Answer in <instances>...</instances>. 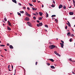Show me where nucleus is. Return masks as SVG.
Instances as JSON below:
<instances>
[{
  "label": "nucleus",
  "mask_w": 75,
  "mask_h": 75,
  "mask_svg": "<svg viewBox=\"0 0 75 75\" xmlns=\"http://www.w3.org/2000/svg\"><path fill=\"white\" fill-rule=\"evenodd\" d=\"M55 46L53 45H52L49 46V48L50 49H54V48H55Z\"/></svg>",
  "instance_id": "f257e3e1"
},
{
  "label": "nucleus",
  "mask_w": 75,
  "mask_h": 75,
  "mask_svg": "<svg viewBox=\"0 0 75 75\" xmlns=\"http://www.w3.org/2000/svg\"><path fill=\"white\" fill-rule=\"evenodd\" d=\"M27 24H28V25L29 26H30V27H32L33 25H32V24H31V23L30 22H27Z\"/></svg>",
  "instance_id": "f03ea898"
},
{
  "label": "nucleus",
  "mask_w": 75,
  "mask_h": 75,
  "mask_svg": "<svg viewBox=\"0 0 75 75\" xmlns=\"http://www.w3.org/2000/svg\"><path fill=\"white\" fill-rule=\"evenodd\" d=\"M25 19L26 21H29V20H30V18H29L28 17H26Z\"/></svg>",
  "instance_id": "7ed1b4c3"
},
{
  "label": "nucleus",
  "mask_w": 75,
  "mask_h": 75,
  "mask_svg": "<svg viewBox=\"0 0 75 75\" xmlns=\"http://www.w3.org/2000/svg\"><path fill=\"white\" fill-rule=\"evenodd\" d=\"M61 45V47L62 48H64V44L62 43H60Z\"/></svg>",
  "instance_id": "20e7f679"
},
{
  "label": "nucleus",
  "mask_w": 75,
  "mask_h": 75,
  "mask_svg": "<svg viewBox=\"0 0 75 75\" xmlns=\"http://www.w3.org/2000/svg\"><path fill=\"white\" fill-rule=\"evenodd\" d=\"M62 7H63L62 5L60 4L59 5V9H60V8H62Z\"/></svg>",
  "instance_id": "39448f33"
},
{
  "label": "nucleus",
  "mask_w": 75,
  "mask_h": 75,
  "mask_svg": "<svg viewBox=\"0 0 75 75\" xmlns=\"http://www.w3.org/2000/svg\"><path fill=\"white\" fill-rule=\"evenodd\" d=\"M39 13V14L40 16H42V14H43L41 12H40Z\"/></svg>",
  "instance_id": "423d86ee"
},
{
  "label": "nucleus",
  "mask_w": 75,
  "mask_h": 75,
  "mask_svg": "<svg viewBox=\"0 0 75 75\" xmlns=\"http://www.w3.org/2000/svg\"><path fill=\"white\" fill-rule=\"evenodd\" d=\"M9 48H11V49H13V47L12 45H10L9 46Z\"/></svg>",
  "instance_id": "0eeeda50"
},
{
  "label": "nucleus",
  "mask_w": 75,
  "mask_h": 75,
  "mask_svg": "<svg viewBox=\"0 0 75 75\" xmlns=\"http://www.w3.org/2000/svg\"><path fill=\"white\" fill-rule=\"evenodd\" d=\"M69 14H70V15H74V13L72 12H70L69 13Z\"/></svg>",
  "instance_id": "6e6552de"
},
{
  "label": "nucleus",
  "mask_w": 75,
  "mask_h": 75,
  "mask_svg": "<svg viewBox=\"0 0 75 75\" xmlns=\"http://www.w3.org/2000/svg\"><path fill=\"white\" fill-rule=\"evenodd\" d=\"M8 25H9V26H11V23L9 21H8Z\"/></svg>",
  "instance_id": "1a4fd4ad"
},
{
  "label": "nucleus",
  "mask_w": 75,
  "mask_h": 75,
  "mask_svg": "<svg viewBox=\"0 0 75 75\" xmlns=\"http://www.w3.org/2000/svg\"><path fill=\"white\" fill-rule=\"evenodd\" d=\"M12 1L13 2V3H15L17 4V1L16 0H12Z\"/></svg>",
  "instance_id": "9d476101"
},
{
  "label": "nucleus",
  "mask_w": 75,
  "mask_h": 75,
  "mask_svg": "<svg viewBox=\"0 0 75 75\" xmlns=\"http://www.w3.org/2000/svg\"><path fill=\"white\" fill-rule=\"evenodd\" d=\"M50 68H52V69H55V67H54V66H52L50 67Z\"/></svg>",
  "instance_id": "9b49d317"
},
{
  "label": "nucleus",
  "mask_w": 75,
  "mask_h": 75,
  "mask_svg": "<svg viewBox=\"0 0 75 75\" xmlns=\"http://www.w3.org/2000/svg\"><path fill=\"white\" fill-rule=\"evenodd\" d=\"M39 24L40 26H42V22L39 23Z\"/></svg>",
  "instance_id": "f8f14e48"
},
{
  "label": "nucleus",
  "mask_w": 75,
  "mask_h": 75,
  "mask_svg": "<svg viewBox=\"0 0 75 75\" xmlns=\"http://www.w3.org/2000/svg\"><path fill=\"white\" fill-rule=\"evenodd\" d=\"M42 19V17H40L38 18V20H41Z\"/></svg>",
  "instance_id": "ddd939ff"
},
{
  "label": "nucleus",
  "mask_w": 75,
  "mask_h": 75,
  "mask_svg": "<svg viewBox=\"0 0 75 75\" xmlns=\"http://www.w3.org/2000/svg\"><path fill=\"white\" fill-rule=\"evenodd\" d=\"M46 17H48V14L47 13V12H46Z\"/></svg>",
  "instance_id": "4468645a"
},
{
  "label": "nucleus",
  "mask_w": 75,
  "mask_h": 75,
  "mask_svg": "<svg viewBox=\"0 0 75 75\" xmlns=\"http://www.w3.org/2000/svg\"><path fill=\"white\" fill-rule=\"evenodd\" d=\"M49 60L50 61H52V62H54V60L53 59H49Z\"/></svg>",
  "instance_id": "2eb2a0df"
},
{
  "label": "nucleus",
  "mask_w": 75,
  "mask_h": 75,
  "mask_svg": "<svg viewBox=\"0 0 75 75\" xmlns=\"http://www.w3.org/2000/svg\"><path fill=\"white\" fill-rule=\"evenodd\" d=\"M63 7L64 9V10H66V6H65V5H64Z\"/></svg>",
  "instance_id": "dca6fc26"
},
{
  "label": "nucleus",
  "mask_w": 75,
  "mask_h": 75,
  "mask_svg": "<svg viewBox=\"0 0 75 75\" xmlns=\"http://www.w3.org/2000/svg\"><path fill=\"white\" fill-rule=\"evenodd\" d=\"M67 25H69V26L70 27H71V24L70 23H67Z\"/></svg>",
  "instance_id": "f3484780"
},
{
  "label": "nucleus",
  "mask_w": 75,
  "mask_h": 75,
  "mask_svg": "<svg viewBox=\"0 0 75 75\" xmlns=\"http://www.w3.org/2000/svg\"><path fill=\"white\" fill-rule=\"evenodd\" d=\"M17 14L18 15H19L20 16H21V13H19V12H17Z\"/></svg>",
  "instance_id": "a211bd4d"
},
{
  "label": "nucleus",
  "mask_w": 75,
  "mask_h": 75,
  "mask_svg": "<svg viewBox=\"0 0 75 75\" xmlns=\"http://www.w3.org/2000/svg\"><path fill=\"white\" fill-rule=\"evenodd\" d=\"M29 4L30 6H32V7H33V4H31L29 3Z\"/></svg>",
  "instance_id": "6ab92c4d"
},
{
  "label": "nucleus",
  "mask_w": 75,
  "mask_h": 75,
  "mask_svg": "<svg viewBox=\"0 0 75 75\" xmlns=\"http://www.w3.org/2000/svg\"><path fill=\"white\" fill-rule=\"evenodd\" d=\"M45 27H47V28H48V25H45Z\"/></svg>",
  "instance_id": "aec40b11"
},
{
  "label": "nucleus",
  "mask_w": 75,
  "mask_h": 75,
  "mask_svg": "<svg viewBox=\"0 0 75 75\" xmlns=\"http://www.w3.org/2000/svg\"><path fill=\"white\" fill-rule=\"evenodd\" d=\"M52 17H56V15H52L51 16Z\"/></svg>",
  "instance_id": "412c9836"
},
{
  "label": "nucleus",
  "mask_w": 75,
  "mask_h": 75,
  "mask_svg": "<svg viewBox=\"0 0 75 75\" xmlns=\"http://www.w3.org/2000/svg\"><path fill=\"white\" fill-rule=\"evenodd\" d=\"M20 13H21L22 14H23V13H24V11H20Z\"/></svg>",
  "instance_id": "4be33fe9"
},
{
  "label": "nucleus",
  "mask_w": 75,
  "mask_h": 75,
  "mask_svg": "<svg viewBox=\"0 0 75 75\" xmlns=\"http://www.w3.org/2000/svg\"><path fill=\"white\" fill-rule=\"evenodd\" d=\"M4 20L5 21H7V19L6 18H4Z\"/></svg>",
  "instance_id": "5701e85b"
},
{
  "label": "nucleus",
  "mask_w": 75,
  "mask_h": 75,
  "mask_svg": "<svg viewBox=\"0 0 75 75\" xmlns=\"http://www.w3.org/2000/svg\"><path fill=\"white\" fill-rule=\"evenodd\" d=\"M71 34V33L70 32H68L67 34V35H70Z\"/></svg>",
  "instance_id": "b1692460"
},
{
  "label": "nucleus",
  "mask_w": 75,
  "mask_h": 75,
  "mask_svg": "<svg viewBox=\"0 0 75 75\" xmlns=\"http://www.w3.org/2000/svg\"><path fill=\"white\" fill-rule=\"evenodd\" d=\"M56 55H58V56H59V57H60L61 56V55L59 54L58 53H57V54Z\"/></svg>",
  "instance_id": "393cba45"
},
{
  "label": "nucleus",
  "mask_w": 75,
  "mask_h": 75,
  "mask_svg": "<svg viewBox=\"0 0 75 75\" xmlns=\"http://www.w3.org/2000/svg\"><path fill=\"white\" fill-rule=\"evenodd\" d=\"M70 36H71V37H74V34H70Z\"/></svg>",
  "instance_id": "a878e982"
},
{
  "label": "nucleus",
  "mask_w": 75,
  "mask_h": 75,
  "mask_svg": "<svg viewBox=\"0 0 75 75\" xmlns=\"http://www.w3.org/2000/svg\"><path fill=\"white\" fill-rule=\"evenodd\" d=\"M54 54H56V55H57V54L58 53L57 52H56V51H54Z\"/></svg>",
  "instance_id": "bb28decb"
},
{
  "label": "nucleus",
  "mask_w": 75,
  "mask_h": 75,
  "mask_svg": "<svg viewBox=\"0 0 75 75\" xmlns=\"http://www.w3.org/2000/svg\"><path fill=\"white\" fill-rule=\"evenodd\" d=\"M7 29L9 31H10V30H11V28H7Z\"/></svg>",
  "instance_id": "cd10ccee"
},
{
  "label": "nucleus",
  "mask_w": 75,
  "mask_h": 75,
  "mask_svg": "<svg viewBox=\"0 0 75 75\" xmlns=\"http://www.w3.org/2000/svg\"><path fill=\"white\" fill-rule=\"evenodd\" d=\"M0 46L1 47H5V45H0Z\"/></svg>",
  "instance_id": "c85d7f7f"
},
{
  "label": "nucleus",
  "mask_w": 75,
  "mask_h": 75,
  "mask_svg": "<svg viewBox=\"0 0 75 75\" xmlns=\"http://www.w3.org/2000/svg\"><path fill=\"white\" fill-rule=\"evenodd\" d=\"M27 16H28V17H31V15H30V14H28V15H27Z\"/></svg>",
  "instance_id": "c756f323"
},
{
  "label": "nucleus",
  "mask_w": 75,
  "mask_h": 75,
  "mask_svg": "<svg viewBox=\"0 0 75 75\" xmlns=\"http://www.w3.org/2000/svg\"><path fill=\"white\" fill-rule=\"evenodd\" d=\"M47 65H48V66H50V64L48 63H47Z\"/></svg>",
  "instance_id": "7c9ffc66"
},
{
  "label": "nucleus",
  "mask_w": 75,
  "mask_h": 75,
  "mask_svg": "<svg viewBox=\"0 0 75 75\" xmlns=\"http://www.w3.org/2000/svg\"><path fill=\"white\" fill-rule=\"evenodd\" d=\"M33 18L34 20H36V17H35V16H34L33 17Z\"/></svg>",
  "instance_id": "2f4dec72"
},
{
  "label": "nucleus",
  "mask_w": 75,
  "mask_h": 75,
  "mask_svg": "<svg viewBox=\"0 0 75 75\" xmlns=\"http://www.w3.org/2000/svg\"><path fill=\"white\" fill-rule=\"evenodd\" d=\"M28 13L27 12H26L25 13V15H26V16H27L28 15Z\"/></svg>",
  "instance_id": "473e14b6"
},
{
  "label": "nucleus",
  "mask_w": 75,
  "mask_h": 75,
  "mask_svg": "<svg viewBox=\"0 0 75 75\" xmlns=\"http://www.w3.org/2000/svg\"><path fill=\"white\" fill-rule=\"evenodd\" d=\"M32 10H35V8L32 7Z\"/></svg>",
  "instance_id": "72a5a7b5"
},
{
  "label": "nucleus",
  "mask_w": 75,
  "mask_h": 75,
  "mask_svg": "<svg viewBox=\"0 0 75 75\" xmlns=\"http://www.w3.org/2000/svg\"><path fill=\"white\" fill-rule=\"evenodd\" d=\"M52 7H55V6H54V5H52Z\"/></svg>",
  "instance_id": "f704fd0d"
},
{
  "label": "nucleus",
  "mask_w": 75,
  "mask_h": 75,
  "mask_svg": "<svg viewBox=\"0 0 75 75\" xmlns=\"http://www.w3.org/2000/svg\"><path fill=\"white\" fill-rule=\"evenodd\" d=\"M37 27H40V25H39V24H37Z\"/></svg>",
  "instance_id": "c9c22d12"
},
{
  "label": "nucleus",
  "mask_w": 75,
  "mask_h": 75,
  "mask_svg": "<svg viewBox=\"0 0 75 75\" xmlns=\"http://www.w3.org/2000/svg\"><path fill=\"white\" fill-rule=\"evenodd\" d=\"M27 9H28V10H30L29 7H27Z\"/></svg>",
  "instance_id": "e433bc0d"
},
{
  "label": "nucleus",
  "mask_w": 75,
  "mask_h": 75,
  "mask_svg": "<svg viewBox=\"0 0 75 75\" xmlns=\"http://www.w3.org/2000/svg\"><path fill=\"white\" fill-rule=\"evenodd\" d=\"M7 46H9V45H10V44H9V43H7Z\"/></svg>",
  "instance_id": "4c0bfd02"
},
{
  "label": "nucleus",
  "mask_w": 75,
  "mask_h": 75,
  "mask_svg": "<svg viewBox=\"0 0 75 75\" xmlns=\"http://www.w3.org/2000/svg\"><path fill=\"white\" fill-rule=\"evenodd\" d=\"M74 4V6L75 7V2H73Z\"/></svg>",
  "instance_id": "58836bf2"
},
{
  "label": "nucleus",
  "mask_w": 75,
  "mask_h": 75,
  "mask_svg": "<svg viewBox=\"0 0 75 75\" xmlns=\"http://www.w3.org/2000/svg\"><path fill=\"white\" fill-rule=\"evenodd\" d=\"M72 59H71V58H70V59H69V61H72Z\"/></svg>",
  "instance_id": "ea45409f"
},
{
  "label": "nucleus",
  "mask_w": 75,
  "mask_h": 75,
  "mask_svg": "<svg viewBox=\"0 0 75 75\" xmlns=\"http://www.w3.org/2000/svg\"><path fill=\"white\" fill-rule=\"evenodd\" d=\"M61 42L62 43V44H64V42H63V41H61Z\"/></svg>",
  "instance_id": "a19ab883"
},
{
  "label": "nucleus",
  "mask_w": 75,
  "mask_h": 75,
  "mask_svg": "<svg viewBox=\"0 0 75 75\" xmlns=\"http://www.w3.org/2000/svg\"><path fill=\"white\" fill-rule=\"evenodd\" d=\"M10 66L9 65L8 66V69H10Z\"/></svg>",
  "instance_id": "79ce46f5"
},
{
  "label": "nucleus",
  "mask_w": 75,
  "mask_h": 75,
  "mask_svg": "<svg viewBox=\"0 0 75 75\" xmlns=\"http://www.w3.org/2000/svg\"><path fill=\"white\" fill-rule=\"evenodd\" d=\"M37 22L38 23L40 22V21H39V20H37Z\"/></svg>",
  "instance_id": "37998d69"
},
{
  "label": "nucleus",
  "mask_w": 75,
  "mask_h": 75,
  "mask_svg": "<svg viewBox=\"0 0 75 75\" xmlns=\"http://www.w3.org/2000/svg\"><path fill=\"white\" fill-rule=\"evenodd\" d=\"M69 41L70 42H72V39H70Z\"/></svg>",
  "instance_id": "c03bdc74"
},
{
  "label": "nucleus",
  "mask_w": 75,
  "mask_h": 75,
  "mask_svg": "<svg viewBox=\"0 0 75 75\" xmlns=\"http://www.w3.org/2000/svg\"><path fill=\"white\" fill-rule=\"evenodd\" d=\"M67 26H66L65 27V29H67Z\"/></svg>",
  "instance_id": "a18cd8bd"
},
{
  "label": "nucleus",
  "mask_w": 75,
  "mask_h": 75,
  "mask_svg": "<svg viewBox=\"0 0 75 75\" xmlns=\"http://www.w3.org/2000/svg\"><path fill=\"white\" fill-rule=\"evenodd\" d=\"M16 69L15 70V73L14 74V75H15V74H16Z\"/></svg>",
  "instance_id": "49530a36"
},
{
  "label": "nucleus",
  "mask_w": 75,
  "mask_h": 75,
  "mask_svg": "<svg viewBox=\"0 0 75 75\" xmlns=\"http://www.w3.org/2000/svg\"><path fill=\"white\" fill-rule=\"evenodd\" d=\"M53 2L54 4H55V1H53Z\"/></svg>",
  "instance_id": "de8ad7c7"
},
{
  "label": "nucleus",
  "mask_w": 75,
  "mask_h": 75,
  "mask_svg": "<svg viewBox=\"0 0 75 75\" xmlns=\"http://www.w3.org/2000/svg\"><path fill=\"white\" fill-rule=\"evenodd\" d=\"M36 15H38V13L37 12H36Z\"/></svg>",
  "instance_id": "09e8293b"
},
{
  "label": "nucleus",
  "mask_w": 75,
  "mask_h": 75,
  "mask_svg": "<svg viewBox=\"0 0 75 75\" xmlns=\"http://www.w3.org/2000/svg\"><path fill=\"white\" fill-rule=\"evenodd\" d=\"M18 4L19 5V6H21V4L20 3Z\"/></svg>",
  "instance_id": "8fccbe9b"
},
{
  "label": "nucleus",
  "mask_w": 75,
  "mask_h": 75,
  "mask_svg": "<svg viewBox=\"0 0 75 75\" xmlns=\"http://www.w3.org/2000/svg\"><path fill=\"white\" fill-rule=\"evenodd\" d=\"M55 21H58V20H57V19H56L55 20Z\"/></svg>",
  "instance_id": "3c124183"
},
{
  "label": "nucleus",
  "mask_w": 75,
  "mask_h": 75,
  "mask_svg": "<svg viewBox=\"0 0 75 75\" xmlns=\"http://www.w3.org/2000/svg\"><path fill=\"white\" fill-rule=\"evenodd\" d=\"M37 62H36V63H35V65H37Z\"/></svg>",
  "instance_id": "603ef678"
},
{
  "label": "nucleus",
  "mask_w": 75,
  "mask_h": 75,
  "mask_svg": "<svg viewBox=\"0 0 75 75\" xmlns=\"http://www.w3.org/2000/svg\"><path fill=\"white\" fill-rule=\"evenodd\" d=\"M67 23H67V24H69V23H70L68 21H67Z\"/></svg>",
  "instance_id": "864d4df0"
},
{
  "label": "nucleus",
  "mask_w": 75,
  "mask_h": 75,
  "mask_svg": "<svg viewBox=\"0 0 75 75\" xmlns=\"http://www.w3.org/2000/svg\"><path fill=\"white\" fill-rule=\"evenodd\" d=\"M72 73L73 74H75V73L73 71H72Z\"/></svg>",
  "instance_id": "5fc2aeb1"
},
{
  "label": "nucleus",
  "mask_w": 75,
  "mask_h": 75,
  "mask_svg": "<svg viewBox=\"0 0 75 75\" xmlns=\"http://www.w3.org/2000/svg\"><path fill=\"white\" fill-rule=\"evenodd\" d=\"M11 67H12V69H13V65H12Z\"/></svg>",
  "instance_id": "6e6d98bb"
},
{
  "label": "nucleus",
  "mask_w": 75,
  "mask_h": 75,
  "mask_svg": "<svg viewBox=\"0 0 75 75\" xmlns=\"http://www.w3.org/2000/svg\"><path fill=\"white\" fill-rule=\"evenodd\" d=\"M33 15H34V16H36V14H35V13H33Z\"/></svg>",
  "instance_id": "4d7b16f0"
},
{
  "label": "nucleus",
  "mask_w": 75,
  "mask_h": 75,
  "mask_svg": "<svg viewBox=\"0 0 75 75\" xmlns=\"http://www.w3.org/2000/svg\"><path fill=\"white\" fill-rule=\"evenodd\" d=\"M37 10V8H35V10Z\"/></svg>",
  "instance_id": "13d9d810"
},
{
  "label": "nucleus",
  "mask_w": 75,
  "mask_h": 75,
  "mask_svg": "<svg viewBox=\"0 0 75 75\" xmlns=\"http://www.w3.org/2000/svg\"><path fill=\"white\" fill-rule=\"evenodd\" d=\"M23 8H24V9H25V7H23Z\"/></svg>",
  "instance_id": "bf43d9fd"
},
{
  "label": "nucleus",
  "mask_w": 75,
  "mask_h": 75,
  "mask_svg": "<svg viewBox=\"0 0 75 75\" xmlns=\"http://www.w3.org/2000/svg\"><path fill=\"white\" fill-rule=\"evenodd\" d=\"M4 50H5V51H7V50L6 49H4Z\"/></svg>",
  "instance_id": "052dcab7"
},
{
  "label": "nucleus",
  "mask_w": 75,
  "mask_h": 75,
  "mask_svg": "<svg viewBox=\"0 0 75 75\" xmlns=\"http://www.w3.org/2000/svg\"><path fill=\"white\" fill-rule=\"evenodd\" d=\"M71 7H72V6H71L70 7H69V8H71Z\"/></svg>",
  "instance_id": "680f3d73"
},
{
  "label": "nucleus",
  "mask_w": 75,
  "mask_h": 75,
  "mask_svg": "<svg viewBox=\"0 0 75 75\" xmlns=\"http://www.w3.org/2000/svg\"><path fill=\"white\" fill-rule=\"evenodd\" d=\"M73 3L74 2H75V1L74 0H73Z\"/></svg>",
  "instance_id": "e2e57ef3"
},
{
  "label": "nucleus",
  "mask_w": 75,
  "mask_h": 75,
  "mask_svg": "<svg viewBox=\"0 0 75 75\" xmlns=\"http://www.w3.org/2000/svg\"><path fill=\"white\" fill-rule=\"evenodd\" d=\"M42 7H44V5H42Z\"/></svg>",
  "instance_id": "0e129e2a"
},
{
  "label": "nucleus",
  "mask_w": 75,
  "mask_h": 75,
  "mask_svg": "<svg viewBox=\"0 0 75 75\" xmlns=\"http://www.w3.org/2000/svg\"><path fill=\"white\" fill-rule=\"evenodd\" d=\"M55 48H57V46H55Z\"/></svg>",
  "instance_id": "69168bd1"
},
{
  "label": "nucleus",
  "mask_w": 75,
  "mask_h": 75,
  "mask_svg": "<svg viewBox=\"0 0 75 75\" xmlns=\"http://www.w3.org/2000/svg\"><path fill=\"white\" fill-rule=\"evenodd\" d=\"M35 2H36V0H35L34 1V2L35 3Z\"/></svg>",
  "instance_id": "338daca9"
},
{
  "label": "nucleus",
  "mask_w": 75,
  "mask_h": 75,
  "mask_svg": "<svg viewBox=\"0 0 75 75\" xmlns=\"http://www.w3.org/2000/svg\"><path fill=\"white\" fill-rule=\"evenodd\" d=\"M56 40H58V38H56Z\"/></svg>",
  "instance_id": "774afa93"
}]
</instances>
